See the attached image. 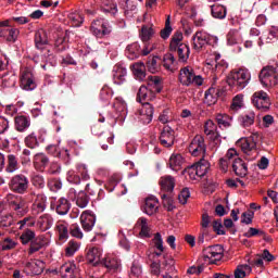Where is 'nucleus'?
Segmentation results:
<instances>
[{
  "instance_id": "62",
  "label": "nucleus",
  "mask_w": 278,
  "mask_h": 278,
  "mask_svg": "<svg viewBox=\"0 0 278 278\" xmlns=\"http://www.w3.org/2000/svg\"><path fill=\"white\" fill-rule=\"evenodd\" d=\"M157 60H160V58L153 56L147 62L148 71L152 74L157 73Z\"/></svg>"
},
{
  "instance_id": "63",
  "label": "nucleus",
  "mask_w": 278,
  "mask_h": 278,
  "mask_svg": "<svg viewBox=\"0 0 278 278\" xmlns=\"http://www.w3.org/2000/svg\"><path fill=\"white\" fill-rule=\"evenodd\" d=\"M130 273L134 275V277H140L142 275V265H140V262L134 261L130 267Z\"/></svg>"
},
{
  "instance_id": "60",
  "label": "nucleus",
  "mask_w": 278,
  "mask_h": 278,
  "mask_svg": "<svg viewBox=\"0 0 278 278\" xmlns=\"http://www.w3.org/2000/svg\"><path fill=\"white\" fill-rule=\"evenodd\" d=\"M152 242H153L156 251H164V240L162 239V235L160 232H156L154 235Z\"/></svg>"
},
{
  "instance_id": "53",
  "label": "nucleus",
  "mask_w": 278,
  "mask_h": 278,
  "mask_svg": "<svg viewBox=\"0 0 278 278\" xmlns=\"http://www.w3.org/2000/svg\"><path fill=\"white\" fill-rule=\"evenodd\" d=\"M10 205L14 212H21V214L25 212V200H23V198L11 201Z\"/></svg>"
},
{
  "instance_id": "33",
  "label": "nucleus",
  "mask_w": 278,
  "mask_h": 278,
  "mask_svg": "<svg viewBox=\"0 0 278 278\" xmlns=\"http://www.w3.org/2000/svg\"><path fill=\"white\" fill-rule=\"evenodd\" d=\"M211 14L213 18H226L227 8H225L223 4H213L211 5Z\"/></svg>"
},
{
  "instance_id": "61",
  "label": "nucleus",
  "mask_w": 278,
  "mask_h": 278,
  "mask_svg": "<svg viewBox=\"0 0 278 278\" xmlns=\"http://www.w3.org/2000/svg\"><path fill=\"white\" fill-rule=\"evenodd\" d=\"M243 99L244 96L243 94H237L233 99H232V103H231V110L238 111L242 108L243 105Z\"/></svg>"
},
{
  "instance_id": "56",
  "label": "nucleus",
  "mask_w": 278,
  "mask_h": 278,
  "mask_svg": "<svg viewBox=\"0 0 278 278\" xmlns=\"http://www.w3.org/2000/svg\"><path fill=\"white\" fill-rule=\"evenodd\" d=\"M48 188L51 192H58V190H62V180L60 178H51L48 181Z\"/></svg>"
},
{
  "instance_id": "15",
  "label": "nucleus",
  "mask_w": 278,
  "mask_h": 278,
  "mask_svg": "<svg viewBox=\"0 0 278 278\" xmlns=\"http://www.w3.org/2000/svg\"><path fill=\"white\" fill-rule=\"evenodd\" d=\"M47 45H49V36L45 28H40L35 33V47L42 51Z\"/></svg>"
},
{
  "instance_id": "14",
  "label": "nucleus",
  "mask_w": 278,
  "mask_h": 278,
  "mask_svg": "<svg viewBox=\"0 0 278 278\" xmlns=\"http://www.w3.org/2000/svg\"><path fill=\"white\" fill-rule=\"evenodd\" d=\"M22 90H36V80H34V74L31 72H23L21 76Z\"/></svg>"
},
{
  "instance_id": "25",
  "label": "nucleus",
  "mask_w": 278,
  "mask_h": 278,
  "mask_svg": "<svg viewBox=\"0 0 278 278\" xmlns=\"http://www.w3.org/2000/svg\"><path fill=\"white\" fill-rule=\"evenodd\" d=\"M153 89H149L147 86H141L137 93V101L139 103H147L153 99Z\"/></svg>"
},
{
  "instance_id": "27",
  "label": "nucleus",
  "mask_w": 278,
  "mask_h": 278,
  "mask_svg": "<svg viewBox=\"0 0 278 278\" xmlns=\"http://www.w3.org/2000/svg\"><path fill=\"white\" fill-rule=\"evenodd\" d=\"M18 34H21L18 28L0 29V38H7L8 42H16V38H18Z\"/></svg>"
},
{
  "instance_id": "34",
  "label": "nucleus",
  "mask_w": 278,
  "mask_h": 278,
  "mask_svg": "<svg viewBox=\"0 0 278 278\" xmlns=\"http://www.w3.org/2000/svg\"><path fill=\"white\" fill-rule=\"evenodd\" d=\"M218 101V91L216 88L211 87L204 93V103L208 105H214Z\"/></svg>"
},
{
  "instance_id": "3",
  "label": "nucleus",
  "mask_w": 278,
  "mask_h": 278,
  "mask_svg": "<svg viewBox=\"0 0 278 278\" xmlns=\"http://www.w3.org/2000/svg\"><path fill=\"white\" fill-rule=\"evenodd\" d=\"M9 188L16 194H25L29 188V178L23 174H17L11 178Z\"/></svg>"
},
{
  "instance_id": "20",
  "label": "nucleus",
  "mask_w": 278,
  "mask_h": 278,
  "mask_svg": "<svg viewBox=\"0 0 278 278\" xmlns=\"http://www.w3.org/2000/svg\"><path fill=\"white\" fill-rule=\"evenodd\" d=\"M59 273L61 277L75 278V274L77 273V265H75V263H65L60 267Z\"/></svg>"
},
{
  "instance_id": "42",
  "label": "nucleus",
  "mask_w": 278,
  "mask_h": 278,
  "mask_svg": "<svg viewBox=\"0 0 278 278\" xmlns=\"http://www.w3.org/2000/svg\"><path fill=\"white\" fill-rule=\"evenodd\" d=\"M20 240L22 244H29V242H34L36 240V232L31 229H25L22 235L20 236Z\"/></svg>"
},
{
  "instance_id": "31",
  "label": "nucleus",
  "mask_w": 278,
  "mask_h": 278,
  "mask_svg": "<svg viewBox=\"0 0 278 278\" xmlns=\"http://www.w3.org/2000/svg\"><path fill=\"white\" fill-rule=\"evenodd\" d=\"M18 159L14 154H9L7 156L5 173H16L18 170Z\"/></svg>"
},
{
  "instance_id": "9",
  "label": "nucleus",
  "mask_w": 278,
  "mask_h": 278,
  "mask_svg": "<svg viewBox=\"0 0 278 278\" xmlns=\"http://www.w3.org/2000/svg\"><path fill=\"white\" fill-rule=\"evenodd\" d=\"M160 142L166 149L175 144V130L170 126L163 127L160 136Z\"/></svg>"
},
{
  "instance_id": "18",
  "label": "nucleus",
  "mask_w": 278,
  "mask_h": 278,
  "mask_svg": "<svg viewBox=\"0 0 278 278\" xmlns=\"http://www.w3.org/2000/svg\"><path fill=\"white\" fill-rule=\"evenodd\" d=\"M160 186L162 192L173 194V190H175V178L173 176H163L160 179Z\"/></svg>"
},
{
  "instance_id": "55",
  "label": "nucleus",
  "mask_w": 278,
  "mask_h": 278,
  "mask_svg": "<svg viewBox=\"0 0 278 278\" xmlns=\"http://www.w3.org/2000/svg\"><path fill=\"white\" fill-rule=\"evenodd\" d=\"M140 113L146 114L148 116V123H151V121H153V105H151V103L143 102V106Z\"/></svg>"
},
{
  "instance_id": "50",
  "label": "nucleus",
  "mask_w": 278,
  "mask_h": 278,
  "mask_svg": "<svg viewBox=\"0 0 278 278\" xmlns=\"http://www.w3.org/2000/svg\"><path fill=\"white\" fill-rule=\"evenodd\" d=\"M229 67V64L225 62L224 60H220V54L215 56V72L223 74L224 71H227Z\"/></svg>"
},
{
  "instance_id": "16",
  "label": "nucleus",
  "mask_w": 278,
  "mask_h": 278,
  "mask_svg": "<svg viewBox=\"0 0 278 278\" xmlns=\"http://www.w3.org/2000/svg\"><path fill=\"white\" fill-rule=\"evenodd\" d=\"M34 168L39 173H45V168L49 166V156L45 153H37L33 160Z\"/></svg>"
},
{
  "instance_id": "21",
  "label": "nucleus",
  "mask_w": 278,
  "mask_h": 278,
  "mask_svg": "<svg viewBox=\"0 0 278 278\" xmlns=\"http://www.w3.org/2000/svg\"><path fill=\"white\" fill-rule=\"evenodd\" d=\"M45 210H47V195L39 193L33 204V212L35 214H42Z\"/></svg>"
},
{
  "instance_id": "24",
  "label": "nucleus",
  "mask_w": 278,
  "mask_h": 278,
  "mask_svg": "<svg viewBox=\"0 0 278 278\" xmlns=\"http://www.w3.org/2000/svg\"><path fill=\"white\" fill-rule=\"evenodd\" d=\"M193 77L194 72L188 67H184L180 70L178 79L182 86H190L192 85Z\"/></svg>"
},
{
  "instance_id": "23",
  "label": "nucleus",
  "mask_w": 278,
  "mask_h": 278,
  "mask_svg": "<svg viewBox=\"0 0 278 278\" xmlns=\"http://www.w3.org/2000/svg\"><path fill=\"white\" fill-rule=\"evenodd\" d=\"M130 68L132 71V75L136 77V79H139V81H142L144 77H147V66L144 63H134L130 65Z\"/></svg>"
},
{
  "instance_id": "36",
  "label": "nucleus",
  "mask_w": 278,
  "mask_h": 278,
  "mask_svg": "<svg viewBox=\"0 0 278 278\" xmlns=\"http://www.w3.org/2000/svg\"><path fill=\"white\" fill-rule=\"evenodd\" d=\"M182 164H184V156H181V154L170 155L168 165H169V168H172V170H179Z\"/></svg>"
},
{
  "instance_id": "49",
  "label": "nucleus",
  "mask_w": 278,
  "mask_h": 278,
  "mask_svg": "<svg viewBox=\"0 0 278 278\" xmlns=\"http://www.w3.org/2000/svg\"><path fill=\"white\" fill-rule=\"evenodd\" d=\"M56 231L59 232V240H61V242L68 240V226H66V224L56 225Z\"/></svg>"
},
{
  "instance_id": "41",
  "label": "nucleus",
  "mask_w": 278,
  "mask_h": 278,
  "mask_svg": "<svg viewBox=\"0 0 278 278\" xmlns=\"http://www.w3.org/2000/svg\"><path fill=\"white\" fill-rule=\"evenodd\" d=\"M102 264L109 270H118V267L121 266V263L114 256L104 257L103 261H102Z\"/></svg>"
},
{
  "instance_id": "8",
  "label": "nucleus",
  "mask_w": 278,
  "mask_h": 278,
  "mask_svg": "<svg viewBox=\"0 0 278 278\" xmlns=\"http://www.w3.org/2000/svg\"><path fill=\"white\" fill-rule=\"evenodd\" d=\"M252 103L257 110H268L270 108V98L265 91H258L253 94Z\"/></svg>"
},
{
  "instance_id": "1",
  "label": "nucleus",
  "mask_w": 278,
  "mask_h": 278,
  "mask_svg": "<svg viewBox=\"0 0 278 278\" xmlns=\"http://www.w3.org/2000/svg\"><path fill=\"white\" fill-rule=\"evenodd\" d=\"M249 81H251V72L247 68L232 71L227 77L228 86L237 91L244 90L245 86H249Z\"/></svg>"
},
{
  "instance_id": "6",
  "label": "nucleus",
  "mask_w": 278,
  "mask_h": 278,
  "mask_svg": "<svg viewBox=\"0 0 278 278\" xmlns=\"http://www.w3.org/2000/svg\"><path fill=\"white\" fill-rule=\"evenodd\" d=\"M153 51V48H149V46L146 43L144 48L140 49V43L132 42L126 47L125 54L128 60H138L140 55H149Z\"/></svg>"
},
{
  "instance_id": "29",
  "label": "nucleus",
  "mask_w": 278,
  "mask_h": 278,
  "mask_svg": "<svg viewBox=\"0 0 278 278\" xmlns=\"http://www.w3.org/2000/svg\"><path fill=\"white\" fill-rule=\"evenodd\" d=\"M239 123L241 127H251V125H254L255 123V113L253 111H250L245 114L240 115Z\"/></svg>"
},
{
  "instance_id": "5",
  "label": "nucleus",
  "mask_w": 278,
  "mask_h": 278,
  "mask_svg": "<svg viewBox=\"0 0 278 278\" xmlns=\"http://www.w3.org/2000/svg\"><path fill=\"white\" fill-rule=\"evenodd\" d=\"M90 31L97 38H103L112 34V26H110V23L105 20H94L91 23Z\"/></svg>"
},
{
  "instance_id": "47",
  "label": "nucleus",
  "mask_w": 278,
  "mask_h": 278,
  "mask_svg": "<svg viewBox=\"0 0 278 278\" xmlns=\"http://www.w3.org/2000/svg\"><path fill=\"white\" fill-rule=\"evenodd\" d=\"M161 38L163 40H168L170 34H173V26H170V15L167 16L165 21V27L161 30Z\"/></svg>"
},
{
  "instance_id": "30",
  "label": "nucleus",
  "mask_w": 278,
  "mask_h": 278,
  "mask_svg": "<svg viewBox=\"0 0 278 278\" xmlns=\"http://www.w3.org/2000/svg\"><path fill=\"white\" fill-rule=\"evenodd\" d=\"M156 205H157V202L155 201V199L148 198V199H146V202L142 206V211L148 216H153V214H155V212H157Z\"/></svg>"
},
{
  "instance_id": "38",
  "label": "nucleus",
  "mask_w": 278,
  "mask_h": 278,
  "mask_svg": "<svg viewBox=\"0 0 278 278\" xmlns=\"http://www.w3.org/2000/svg\"><path fill=\"white\" fill-rule=\"evenodd\" d=\"M38 225L42 229V231H47L48 229H51L53 227V217L49 214H45L39 217Z\"/></svg>"
},
{
  "instance_id": "19",
  "label": "nucleus",
  "mask_w": 278,
  "mask_h": 278,
  "mask_svg": "<svg viewBox=\"0 0 278 278\" xmlns=\"http://www.w3.org/2000/svg\"><path fill=\"white\" fill-rule=\"evenodd\" d=\"M232 170L238 177H247L249 167H247V163L242 162V159L238 157L233 160Z\"/></svg>"
},
{
  "instance_id": "28",
  "label": "nucleus",
  "mask_w": 278,
  "mask_h": 278,
  "mask_svg": "<svg viewBox=\"0 0 278 278\" xmlns=\"http://www.w3.org/2000/svg\"><path fill=\"white\" fill-rule=\"evenodd\" d=\"M46 244H47V241L45 240V237H36L30 242V247L28 249V255H34V253H38V251H40V249H43Z\"/></svg>"
},
{
  "instance_id": "59",
  "label": "nucleus",
  "mask_w": 278,
  "mask_h": 278,
  "mask_svg": "<svg viewBox=\"0 0 278 278\" xmlns=\"http://www.w3.org/2000/svg\"><path fill=\"white\" fill-rule=\"evenodd\" d=\"M70 233L74 238H78L81 240L84 238V232H81V228H79V224H72L70 227Z\"/></svg>"
},
{
  "instance_id": "22",
  "label": "nucleus",
  "mask_w": 278,
  "mask_h": 278,
  "mask_svg": "<svg viewBox=\"0 0 278 278\" xmlns=\"http://www.w3.org/2000/svg\"><path fill=\"white\" fill-rule=\"evenodd\" d=\"M55 212L60 216H66L71 212V202L66 198H60L55 204Z\"/></svg>"
},
{
  "instance_id": "39",
  "label": "nucleus",
  "mask_w": 278,
  "mask_h": 278,
  "mask_svg": "<svg viewBox=\"0 0 278 278\" xmlns=\"http://www.w3.org/2000/svg\"><path fill=\"white\" fill-rule=\"evenodd\" d=\"M87 260L90 262V264H93V266H97L99 262H101V251H99L98 248H92L87 253Z\"/></svg>"
},
{
  "instance_id": "4",
  "label": "nucleus",
  "mask_w": 278,
  "mask_h": 278,
  "mask_svg": "<svg viewBox=\"0 0 278 278\" xmlns=\"http://www.w3.org/2000/svg\"><path fill=\"white\" fill-rule=\"evenodd\" d=\"M277 73L278 71L274 66L264 67L258 75L261 84L266 88L277 86L278 84Z\"/></svg>"
},
{
  "instance_id": "52",
  "label": "nucleus",
  "mask_w": 278,
  "mask_h": 278,
  "mask_svg": "<svg viewBox=\"0 0 278 278\" xmlns=\"http://www.w3.org/2000/svg\"><path fill=\"white\" fill-rule=\"evenodd\" d=\"M26 147L28 149H36V147H40V143L38 142V137H36V134L28 135L24 140Z\"/></svg>"
},
{
  "instance_id": "17",
  "label": "nucleus",
  "mask_w": 278,
  "mask_h": 278,
  "mask_svg": "<svg viewBox=\"0 0 278 278\" xmlns=\"http://www.w3.org/2000/svg\"><path fill=\"white\" fill-rule=\"evenodd\" d=\"M31 126V118L25 115H17L14 117V127L16 131L23 134V131H27V128Z\"/></svg>"
},
{
  "instance_id": "40",
  "label": "nucleus",
  "mask_w": 278,
  "mask_h": 278,
  "mask_svg": "<svg viewBox=\"0 0 278 278\" xmlns=\"http://www.w3.org/2000/svg\"><path fill=\"white\" fill-rule=\"evenodd\" d=\"M181 40H184V34L179 30L174 33L169 42V50L177 51V47H179V45H184Z\"/></svg>"
},
{
  "instance_id": "45",
  "label": "nucleus",
  "mask_w": 278,
  "mask_h": 278,
  "mask_svg": "<svg viewBox=\"0 0 278 278\" xmlns=\"http://www.w3.org/2000/svg\"><path fill=\"white\" fill-rule=\"evenodd\" d=\"M211 250L213 252V260L212 264H216V262H220L223 260V254L225 253V249H223V245L215 244L211 245Z\"/></svg>"
},
{
  "instance_id": "12",
  "label": "nucleus",
  "mask_w": 278,
  "mask_h": 278,
  "mask_svg": "<svg viewBox=\"0 0 278 278\" xmlns=\"http://www.w3.org/2000/svg\"><path fill=\"white\" fill-rule=\"evenodd\" d=\"M257 138H260L258 134H254L253 136L249 138H242L238 141V144H240L241 150L244 153H249V151H253L257 147Z\"/></svg>"
},
{
  "instance_id": "54",
  "label": "nucleus",
  "mask_w": 278,
  "mask_h": 278,
  "mask_svg": "<svg viewBox=\"0 0 278 278\" xmlns=\"http://www.w3.org/2000/svg\"><path fill=\"white\" fill-rule=\"evenodd\" d=\"M17 242L10 239L5 238L3 241L0 242L2 251H12L13 249H16Z\"/></svg>"
},
{
  "instance_id": "26",
  "label": "nucleus",
  "mask_w": 278,
  "mask_h": 278,
  "mask_svg": "<svg viewBox=\"0 0 278 278\" xmlns=\"http://www.w3.org/2000/svg\"><path fill=\"white\" fill-rule=\"evenodd\" d=\"M210 170V162L202 157L195 163V175L197 177H205Z\"/></svg>"
},
{
  "instance_id": "46",
  "label": "nucleus",
  "mask_w": 278,
  "mask_h": 278,
  "mask_svg": "<svg viewBox=\"0 0 278 278\" xmlns=\"http://www.w3.org/2000/svg\"><path fill=\"white\" fill-rule=\"evenodd\" d=\"M154 34H155V30H153L152 26L143 25L141 27V34H140L142 42L150 41L151 38H153Z\"/></svg>"
},
{
  "instance_id": "10",
  "label": "nucleus",
  "mask_w": 278,
  "mask_h": 278,
  "mask_svg": "<svg viewBox=\"0 0 278 278\" xmlns=\"http://www.w3.org/2000/svg\"><path fill=\"white\" fill-rule=\"evenodd\" d=\"M80 223L84 231H92V227H94V223H97V216L90 211H85L80 215Z\"/></svg>"
},
{
  "instance_id": "7",
  "label": "nucleus",
  "mask_w": 278,
  "mask_h": 278,
  "mask_svg": "<svg viewBox=\"0 0 278 278\" xmlns=\"http://www.w3.org/2000/svg\"><path fill=\"white\" fill-rule=\"evenodd\" d=\"M205 151H207L205 138L201 135H197L189 146V153H191L193 157H199V155H205Z\"/></svg>"
},
{
  "instance_id": "48",
  "label": "nucleus",
  "mask_w": 278,
  "mask_h": 278,
  "mask_svg": "<svg viewBox=\"0 0 278 278\" xmlns=\"http://www.w3.org/2000/svg\"><path fill=\"white\" fill-rule=\"evenodd\" d=\"M77 251H79V243L75 240H71L65 248V255L66 257H73Z\"/></svg>"
},
{
  "instance_id": "32",
  "label": "nucleus",
  "mask_w": 278,
  "mask_h": 278,
  "mask_svg": "<svg viewBox=\"0 0 278 278\" xmlns=\"http://www.w3.org/2000/svg\"><path fill=\"white\" fill-rule=\"evenodd\" d=\"M176 51L178 53L179 62H188V59L190 58V46L181 43L176 47Z\"/></svg>"
},
{
  "instance_id": "58",
  "label": "nucleus",
  "mask_w": 278,
  "mask_h": 278,
  "mask_svg": "<svg viewBox=\"0 0 278 278\" xmlns=\"http://www.w3.org/2000/svg\"><path fill=\"white\" fill-rule=\"evenodd\" d=\"M216 121L219 127H231L232 117L229 115H219Z\"/></svg>"
},
{
  "instance_id": "64",
  "label": "nucleus",
  "mask_w": 278,
  "mask_h": 278,
  "mask_svg": "<svg viewBox=\"0 0 278 278\" xmlns=\"http://www.w3.org/2000/svg\"><path fill=\"white\" fill-rule=\"evenodd\" d=\"M213 230L215 231V233H217V236H225V229L223 226V222L220 219H215L213 222Z\"/></svg>"
},
{
  "instance_id": "2",
  "label": "nucleus",
  "mask_w": 278,
  "mask_h": 278,
  "mask_svg": "<svg viewBox=\"0 0 278 278\" xmlns=\"http://www.w3.org/2000/svg\"><path fill=\"white\" fill-rule=\"evenodd\" d=\"M218 43V37L212 36L205 31H197L192 37V49L194 51H201L205 49V46L214 47V45Z\"/></svg>"
},
{
  "instance_id": "37",
  "label": "nucleus",
  "mask_w": 278,
  "mask_h": 278,
  "mask_svg": "<svg viewBox=\"0 0 278 278\" xmlns=\"http://www.w3.org/2000/svg\"><path fill=\"white\" fill-rule=\"evenodd\" d=\"M137 225L140 226V232L139 236L141 238H151V229H149V224L147 223V218L146 217H140L137 222Z\"/></svg>"
},
{
  "instance_id": "51",
  "label": "nucleus",
  "mask_w": 278,
  "mask_h": 278,
  "mask_svg": "<svg viewBox=\"0 0 278 278\" xmlns=\"http://www.w3.org/2000/svg\"><path fill=\"white\" fill-rule=\"evenodd\" d=\"M30 181L35 188H39V190H42L45 188V176L40 174H34L30 178Z\"/></svg>"
},
{
  "instance_id": "13",
  "label": "nucleus",
  "mask_w": 278,
  "mask_h": 278,
  "mask_svg": "<svg viewBox=\"0 0 278 278\" xmlns=\"http://www.w3.org/2000/svg\"><path fill=\"white\" fill-rule=\"evenodd\" d=\"M112 77L114 84L117 86L125 84L127 77V68L123 67V65H115L112 71Z\"/></svg>"
},
{
  "instance_id": "35",
  "label": "nucleus",
  "mask_w": 278,
  "mask_h": 278,
  "mask_svg": "<svg viewBox=\"0 0 278 278\" xmlns=\"http://www.w3.org/2000/svg\"><path fill=\"white\" fill-rule=\"evenodd\" d=\"M26 267L28 268V270H31L33 275H41V273H43L45 270V262L42 261H36L34 263L27 262Z\"/></svg>"
},
{
  "instance_id": "43",
  "label": "nucleus",
  "mask_w": 278,
  "mask_h": 278,
  "mask_svg": "<svg viewBox=\"0 0 278 278\" xmlns=\"http://www.w3.org/2000/svg\"><path fill=\"white\" fill-rule=\"evenodd\" d=\"M16 76L12 75L8 78V72L0 74V86L2 88H10L14 86Z\"/></svg>"
},
{
  "instance_id": "57",
  "label": "nucleus",
  "mask_w": 278,
  "mask_h": 278,
  "mask_svg": "<svg viewBox=\"0 0 278 278\" xmlns=\"http://www.w3.org/2000/svg\"><path fill=\"white\" fill-rule=\"evenodd\" d=\"M68 18L73 27H81V24L84 23V16L79 15L78 13H71Z\"/></svg>"
},
{
  "instance_id": "11",
  "label": "nucleus",
  "mask_w": 278,
  "mask_h": 278,
  "mask_svg": "<svg viewBox=\"0 0 278 278\" xmlns=\"http://www.w3.org/2000/svg\"><path fill=\"white\" fill-rule=\"evenodd\" d=\"M68 194L72 199H76V205L78 207H88V203H90V198H88V194H86V192L80 191L77 194V190H75V188H71Z\"/></svg>"
},
{
  "instance_id": "44",
  "label": "nucleus",
  "mask_w": 278,
  "mask_h": 278,
  "mask_svg": "<svg viewBox=\"0 0 278 278\" xmlns=\"http://www.w3.org/2000/svg\"><path fill=\"white\" fill-rule=\"evenodd\" d=\"M161 199L163 201V205L167 207L168 212H173L175 210L173 193H162Z\"/></svg>"
}]
</instances>
